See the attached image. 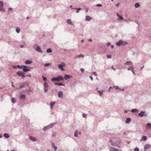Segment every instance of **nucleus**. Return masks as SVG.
<instances>
[{
    "mask_svg": "<svg viewBox=\"0 0 151 151\" xmlns=\"http://www.w3.org/2000/svg\"><path fill=\"white\" fill-rule=\"evenodd\" d=\"M63 80L64 78L62 76H59L56 78H52L51 79V80L52 81H57L58 82L60 81H63Z\"/></svg>",
    "mask_w": 151,
    "mask_h": 151,
    "instance_id": "nucleus-1",
    "label": "nucleus"
},
{
    "mask_svg": "<svg viewBox=\"0 0 151 151\" xmlns=\"http://www.w3.org/2000/svg\"><path fill=\"white\" fill-rule=\"evenodd\" d=\"M55 124V123H53L48 125L47 126L44 127L43 129V130L44 131H45L46 130H47L50 128H52L54 126Z\"/></svg>",
    "mask_w": 151,
    "mask_h": 151,
    "instance_id": "nucleus-2",
    "label": "nucleus"
},
{
    "mask_svg": "<svg viewBox=\"0 0 151 151\" xmlns=\"http://www.w3.org/2000/svg\"><path fill=\"white\" fill-rule=\"evenodd\" d=\"M127 44V42H124L123 40H120L119 42L116 43V45L118 46H120L121 45H124Z\"/></svg>",
    "mask_w": 151,
    "mask_h": 151,
    "instance_id": "nucleus-3",
    "label": "nucleus"
},
{
    "mask_svg": "<svg viewBox=\"0 0 151 151\" xmlns=\"http://www.w3.org/2000/svg\"><path fill=\"white\" fill-rule=\"evenodd\" d=\"M17 74L20 77H21L22 78H24L25 77V73L21 71H19L17 72Z\"/></svg>",
    "mask_w": 151,
    "mask_h": 151,
    "instance_id": "nucleus-4",
    "label": "nucleus"
},
{
    "mask_svg": "<svg viewBox=\"0 0 151 151\" xmlns=\"http://www.w3.org/2000/svg\"><path fill=\"white\" fill-rule=\"evenodd\" d=\"M22 66L23 67V70L24 72H26L30 71V69L31 68L30 67H27L25 65Z\"/></svg>",
    "mask_w": 151,
    "mask_h": 151,
    "instance_id": "nucleus-5",
    "label": "nucleus"
},
{
    "mask_svg": "<svg viewBox=\"0 0 151 151\" xmlns=\"http://www.w3.org/2000/svg\"><path fill=\"white\" fill-rule=\"evenodd\" d=\"M138 115L141 117H143L144 116L146 117L147 116V114L145 111H142L138 114Z\"/></svg>",
    "mask_w": 151,
    "mask_h": 151,
    "instance_id": "nucleus-6",
    "label": "nucleus"
},
{
    "mask_svg": "<svg viewBox=\"0 0 151 151\" xmlns=\"http://www.w3.org/2000/svg\"><path fill=\"white\" fill-rule=\"evenodd\" d=\"M49 85L47 84L46 82H45L44 83V90L45 93H46L48 90V87Z\"/></svg>",
    "mask_w": 151,
    "mask_h": 151,
    "instance_id": "nucleus-7",
    "label": "nucleus"
},
{
    "mask_svg": "<svg viewBox=\"0 0 151 151\" xmlns=\"http://www.w3.org/2000/svg\"><path fill=\"white\" fill-rule=\"evenodd\" d=\"M65 65L64 63H62L60 64H59L58 65V67L61 70L64 71L65 70V69L63 68V67H65Z\"/></svg>",
    "mask_w": 151,
    "mask_h": 151,
    "instance_id": "nucleus-8",
    "label": "nucleus"
},
{
    "mask_svg": "<svg viewBox=\"0 0 151 151\" xmlns=\"http://www.w3.org/2000/svg\"><path fill=\"white\" fill-rule=\"evenodd\" d=\"M121 142V141L120 139L116 141V145L119 148H121L122 147V146L120 145Z\"/></svg>",
    "mask_w": 151,
    "mask_h": 151,
    "instance_id": "nucleus-9",
    "label": "nucleus"
},
{
    "mask_svg": "<svg viewBox=\"0 0 151 151\" xmlns=\"http://www.w3.org/2000/svg\"><path fill=\"white\" fill-rule=\"evenodd\" d=\"M58 96L61 98L63 97V95L62 92L61 91H59L58 93Z\"/></svg>",
    "mask_w": 151,
    "mask_h": 151,
    "instance_id": "nucleus-10",
    "label": "nucleus"
},
{
    "mask_svg": "<svg viewBox=\"0 0 151 151\" xmlns=\"http://www.w3.org/2000/svg\"><path fill=\"white\" fill-rule=\"evenodd\" d=\"M35 50L37 52H39L40 53H42L43 51L41 50L40 47L38 46H37L36 47V48L35 49Z\"/></svg>",
    "mask_w": 151,
    "mask_h": 151,
    "instance_id": "nucleus-11",
    "label": "nucleus"
},
{
    "mask_svg": "<svg viewBox=\"0 0 151 151\" xmlns=\"http://www.w3.org/2000/svg\"><path fill=\"white\" fill-rule=\"evenodd\" d=\"M72 76L69 75H65L64 76V79L65 80H67L70 78H72Z\"/></svg>",
    "mask_w": 151,
    "mask_h": 151,
    "instance_id": "nucleus-12",
    "label": "nucleus"
},
{
    "mask_svg": "<svg viewBox=\"0 0 151 151\" xmlns=\"http://www.w3.org/2000/svg\"><path fill=\"white\" fill-rule=\"evenodd\" d=\"M51 145L52 146V147L54 149V151H56L57 149V147L55 146V143L53 142H52L51 143Z\"/></svg>",
    "mask_w": 151,
    "mask_h": 151,
    "instance_id": "nucleus-13",
    "label": "nucleus"
},
{
    "mask_svg": "<svg viewBox=\"0 0 151 151\" xmlns=\"http://www.w3.org/2000/svg\"><path fill=\"white\" fill-rule=\"evenodd\" d=\"M109 151H119V150L118 149H116L114 147H111L109 149Z\"/></svg>",
    "mask_w": 151,
    "mask_h": 151,
    "instance_id": "nucleus-14",
    "label": "nucleus"
},
{
    "mask_svg": "<svg viewBox=\"0 0 151 151\" xmlns=\"http://www.w3.org/2000/svg\"><path fill=\"white\" fill-rule=\"evenodd\" d=\"M29 139L32 141L35 142L37 141V139L35 137H33L32 136H30L29 137Z\"/></svg>",
    "mask_w": 151,
    "mask_h": 151,
    "instance_id": "nucleus-15",
    "label": "nucleus"
},
{
    "mask_svg": "<svg viewBox=\"0 0 151 151\" xmlns=\"http://www.w3.org/2000/svg\"><path fill=\"white\" fill-rule=\"evenodd\" d=\"M55 102H51L50 103V109H52L53 108V106L55 104Z\"/></svg>",
    "mask_w": 151,
    "mask_h": 151,
    "instance_id": "nucleus-16",
    "label": "nucleus"
},
{
    "mask_svg": "<svg viewBox=\"0 0 151 151\" xmlns=\"http://www.w3.org/2000/svg\"><path fill=\"white\" fill-rule=\"evenodd\" d=\"M92 18L89 16H86V20L87 21H90L92 19Z\"/></svg>",
    "mask_w": 151,
    "mask_h": 151,
    "instance_id": "nucleus-17",
    "label": "nucleus"
},
{
    "mask_svg": "<svg viewBox=\"0 0 151 151\" xmlns=\"http://www.w3.org/2000/svg\"><path fill=\"white\" fill-rule=\"evenodd\" d=\"M55 84L57 85L58 86H65V84H64L62 83H61L55 82Z\"/></svg>",
    "mask_w": 151,
    "mask_h": 151,
    "instance_id": "nucleus-18",
    "label": "nucleus"
},
{
    "mask_svg": "<svg viewBox=\"0 0 151 151\" xmlns=\"http://www.w3.org/2000/svg\"><path fill=\"white\" fill-rule=\"evenodd\" d=\"M151 146L149 144H146L145 146L144 149L145 150H146L148 149Z\"/></svg>",
    "mask_w": 151,
    "mask_h": 151,
    "instance_id": "nucleus-19",
    "label": "nucleus"
},
{
    "mask_svg": "<svg viewBox=\"0 0 151 151\" xmlns=\"http://www.w3.org/2000/svg\"><path fill=\"white\" fill-rule=\"evenodd\" d=\"M116 15L119 18L118 19H117L120 20H122L123 19V18L119 14H117Z\"/></svg>",
    "mask_w": 151,
    "mask_h": 151,
    "instance_id": "nucleus-20",
    "label": "nucleus"
},
{
    "mask_svg": "<svg viewBox=\"0 0 151 151\" xmlns=\"http://www.w3.org/2000/svg\"><path fill=\"white\" fill-rule=\"evenodd\" d=\"M132 63L130 61H127L124 64V65H132Z\"/></svg>",
    "mask_w": 151,
    "mask_h": 151,
    "instance_id": "nucleus-21",
    "label": "nucleus"
},
{
    "mask_svg": "<svg viewBox=\"0 0 151 151\" xmlns=\"http://www.w3.org/2000/svg\"><path fill=\"white\" fill-rule=\"evenodd\" d=\"M67 22L69 24H70V25H73V23L72 22L71 20L70 19H67Z\"/></svg>",
    "mask_w": 151,
    "mask_h": 151,
    "instance_id": "nucleus-22",
    "label": "nucleus"
},
{
    "mask_svg": "<svg viewBox=\"0 0 151 151\" xmlns=\"http://www.w3.org/2000/svg\"><path fill=\"white\" fill-rule=\"evenodd\" d=\"M32 61L31 60H26L25 61V63L26 64L32 63Z\"/></svg>",
    "mask_w": 151,
    "mask_h": 151,
    "instance_id": "nucleus-23",
    "label": "nucleus"
},
{
    "mask_svg": "<svg viewBox=\"0 0 151 151\" xmlns=\"http://www.w3.org/2000/svg\"><path fill=\"white\" fill-rule=\"evenodd\" d=\"M131 119L129 118H127L126 121V123H129L131 121Z\"/></svg>",
    "mask_w": 151,
    "mask_h": 151,
    "instance_id": "nucleus-24",
    "label": "nucleus"
},
{
    "mask_svg": "<svg viewBox=\"0 0 151 151\" xmlns=\"http://www.w3.org/2000/svg\"><path fill=\"white\" fill-rule=\"evenodd\" d=\"M97 92H98L99 95L100 96H101L103 93V92L104 91V90H102L101 91H100L99 90H97Z\"/></svg>",
    "mask_w": 151,
    "mask_h": 151,
    "instance_id": "nucleus-25",
    "label": "nucleus"
},
{
    "mask_svg": "<svg viewBox=\"0 0 151 151\" xmlns=\"http://www.w3.org/2000/svg\"><path fill=\"white\" fill-rule=\"evenodd\" d=\"M147 137L146 136H144L142 137L141 139L140 140V141H142V140L145 141L147 140Z\"/></svg>",
    "mask_w": 151,
    "mask_h": 151,
    "instance_id": "nucleus-26",
    "label": "nucleus"
},
{
    "mask_svg": "<svg viewBox=\"0 0 151 151\" xmlns=\"http://www.w3.org/2000/svg\"><path fill=\"white\" fill-rule=\"evenodd\" d=\"M84 56L83 55L81 54V55H78L76 56V57L75 58H80L81 57L82 58H83L84 57Z\"/></svg>",
    "mask_w": 151,
    "mask_h": 151,
    "instance_id": "nucleus-27",
    "label": "nucleus"
},
{
    "mask_svg": "<svg viewBox=\"0 0 151 151\" xmlns=\"http://www.w3.org/2000/svg\"><path fill=\"white\" fill-rule=\"evenodd\" d=\"M4 137L6 138H8L9 137V134L7 133H4Z\"/></svg>",
    "mask_w": 151,
    "mask_h": 151,
    "instance_id": "nucleus-28",
    "label": "nucleus"
},
{
    "mask_svg": "<svg viewBox=\"0 0 151 151\" xmlns=\"http://www.w3.org/2000/svg\"><path fill=\"white\" fill-rule=\"evenodd\" d=\"M114 88H115L116 89H120L121 90L124 91V90L123 89H121L120 88H119L118 86H114Z\"/></svg>",
    "mask_w": 151,
    "mask_h": 151,
    "instance_id": "nucleus-29",
    "label": "nucleus"
},
{
    "mask_svg": "<svg viewBox=\"0 0 151 151\" xmlns=\"http://www.w3.org/2000/svg\"><path fill=\"white\" fill-rule=\"evenodd\" d=\"M140 6V5L139 4V3H136L135 4V5H134V6L136 8H138Z\"/></svg>",
    "mask_w": 151,
    "mask_h": 151,
    "instance_id": "nucleus-30",
    "label": "nucleus"
},
{
    "mask_svg": "<svg viewBox=\"0 0 151 151\" xmlns=\"http://www.w3.org/2000/svg\"><path fill=\"white\" fill-rule=\"evenodd\" d=\"M138 111V110L137 109H133L131 111V112H137Z\"/></svg>",
    "mask_w": 151,
    "mask_h": 151,
    "instance_id": "nucleus-31",
    "label": "nucleus"
},
{
    "mask_svg": "<svg viewBox=\"0 0 151 151\" xmlns=\"http://www.w3.org/2000/svg\"><path fill=\"white\" fill-rule=\"evenodd\" d=\"M73 9H76L77 10V11L76 12V13H78L79 12V11L81 10V8H73Z\"/></svg>",
    "mask_w": 151,
    "mask_h": 151,
    "instance_id": "nucleus-32",
    "label": "nucleus"
},
{
    "mask_svg": "<svg viewBox=\"0 0 151 151\" xmlns=\"http://www.w3.org/2000/svg\"><path fill=\"white\" fill-rule=\"evenodd\" d=\"M52 52V50L50 48H48L46 52L47 53L51 52Z\"/></svg>",
    "mask_w": 151,
    "mask_h": 151,
    "instance_id": "nucleus-33",
    "label": "nucleus"
},
{
    "mask_svg": "<svg viewBox=\"0 0 151 151\" xmlns=\"http://www.w3.org/2000/svg\"><path fill=\"white\" fill-rule=\"evenodd\" d=\"M78 132L77 130H76L74 133V136L76 137H78Z\"/></svg>",
    "mask_w": 151,
    "mask_h": 151,
    "instance_id": "nucleus-34",
    "label": "nucleus"
},
{
    "mask_svg": "<svg viewBox=\"0 0 151 151\" xmlns=\"http://www.w3.org/2000/svg\"><path fill=\"white\" fill-rule=\"evenodd\" d=\"M16 31L17 33H19L20 31V29L19 27L17 28L16 29Z\"/></svg>",
    "mask_w": 151,
    "mask_h": 151,
    "instance_id": "nucleus-35",
    "label": "nucleus"
},
{
    "mask_svg": "<svg viewBox=\"0 0 151 151\" xmlns=\"http://www.w3.org/2000/svg\"><path fill=\"white\" fill-rule=\"evenodd\" d=\"M3 7H0V11H3L4 12H5V10L4 8H3Z\"/></svg>",
    "mask_w": 151,
    "mask_h": 151,
    "instance_id": "nucleus-36",
    "label": "nucleus"
},
{
    "mask_svg": "<svg viewBox=\"0 0 151 151\" xmlns=\"http://www.w3.org/2000/svg\"><path fill=\"white\" fill-rule=\"evenodd\" d=\"M22 66H24V65H22L21 66L19 65H17V67L18 68H20V69H22L23 68V67H22Z\"/></svg>",
    "mask_w": 151,
    "mask_h": 151,
    "instance_id": "nucleus-37",
    "label": "nucleus"
},
{
    "mask_svg": "<svg viewBox=\"0 0 151 151\" xmlns=\"http://www.w3.org/2000/svg\"><path fill=\"white\" fill-rule=\"evenodd\" d=\"M25 95L24 94H23L21 95L20 96V98L21 99H24L25 98Z\"/></svg>",
    "mask_w": 151,
    "mask_h": 151,
    "instance_id": "nucleus-38",
    "label": "nucleus"
},
{
    "mask_svg": "<svg viewBox=\"0 0 151 151\" xmlns=\"http://www.w3.org/2000/svg\"><path fill=\"white\" fill-rule=\"evenodd\" d=\"M134 68L132 66H129L128 68V70H132V69H133Z\"/></svg>",
    "mask_w": 151,
    "mask_h": 151,
    "instance_id": "nucleus-39",
    "label": "nucleus"
},
{
    "mask_svg": "<svg viewBox=\"0 0 151 151\" xmlns=\"http://www.w3.org/2000/svg\"><path fill=\"white\" fill-rule=\"evenodd\" d=\"M42 79H43V80L45 81H47V78L46 77H44V76H42Z\"/></svg>",
    "mask_w": 151,
    "mask_h": 151,
    "instance_id": "nucleus-40",
    "label": "nucleus"
},
{
    "mask_svg": "<svg viewBox=\"0 0 151 151\" xmlns=\"http://www.w3.org/2000/svg\"><path fill=\"white\" fill-rule=\"evenodd\" d=\"M4 6V4L2 1H0V7H3Z\"/></svg>",
    "mask_w": 151,
    "mask_h": 151,
    "instance_id": "nucleus-41",
    "label": "nucleus"
},
{
    "mask_svg": "<svg viewBox=\"0 0 151 151\" xmlns=\"http://www.w3.org/2000/svg\"><path fill=\"white\" fill-rule=\"evenodd\" d=\"M11 101L12 103L14 104L15 102V100L13 98H12Z\"/></svg>",
    "mask_w": 151,
    "mask_h": 151,
    "instance_id": "nucleus-42",
    "label": "nucleus"
},
{
    "mask_svg": "<svg viewBox=\"0 0 151 151\" xmlns=\"http://www.w3.org/2000/svg\"><path fill=\"white\" fill-rule=\"evenodd\" d=\"M109 142L111 143V145L112 146H115L114 144H112V140H109Z\"/></svg>",
    "mask_w": 151,
    "mask_h": 151,
    "instance_id": "nucleus-43",
    "label": "nucleus"
},
{
    "mask_svg": "<svg viewBox=\"0 0 151 151\" xmlns=\"http://www.w3.org/2000/svg\"><path fill=\"white\" fill-rule=\"evenodd\" d=\"M86 116L87 114L85 113H83L82 114V116L84 118H85L86 117Z\"/></svg>",
    "mask_w": 151,
    "mask_h": 151,
    "instance_id": "nucleus-44",
    "label": "nucleus"
},
{
    "mask_svg": "<svg viewBox=\"0 0 151 151\" xmlns=\"http://www.w3.org/2000/svg\"><path fill=\"white\" fill-rule=\"evenodd\" d=\"M134 151H139V149L138 147H136L134 149Z\"/></svg>",
    "mask_w": 151,
    "mask_h": 151,
    "instance_id": "nucleus-45",
    "label": "nucleus"
},
{
    "mask_svg": "<svg viewBox=\"0 0 151 151\" xmlns=\"http://www.w3.org/2000/svg\"><path fill=\"white\" fill-rule=\"evenodd\" d=\"M50 64V63H47L45 64V67H47L49 66Z\"/></svg>",
    "mask_w": 151,
    "mask_h": 151,
    "instance_id": "nucleus-46",
    "label": "nucleus"
},
{
    "mask_svg": "<svg viewBox=\"0 0 151 151\" xmlns=\"http://www.w3.org/2000/svg\"><path fill=\"white\" fill-rule=\"evenodd\" d=\"M147 126L151 128V124L150 123H148L147 124Z\"/></svg>",
    "mask_w": 151,
    "mask_h": 151,
    "instance_id": "nucleus-47",
    "label": "nucleus"
},
{
    "mask_svg": "<svg viewBox=\"0 0 151 151\" xmlns=\"http://www.w3.org/2000/svg\"><path fill=\"white\" fill-rule=\"evenodd\" d=\"M102 5L101 4H98L96 5V6L98 7H101L102 6Z\"/></svg>",
    "mask_w": 151,
    "mask_h": 151,
    "instance_id": "nucleus-48",
    "label": "nucleus"
},
{
    "mask_svg": "<svg viewBox=\"0 0 151 151\" xmlns=\"http://www.w3.org/2000/svg\"><path fill=\"white\" fill-rule=\"evenodd\" d=\"M24 85L23 84L20 86V88H24Z\"/></svg>",
    "mask_w": 151,
    "mask_h": 151,
    "instance_id": "nucleus-49",
    "label": "nucleus"
},
{
    "mask_svg": "<svg viewBox=\"0 0 151 151\" xmlns=\"http://www.w3.org/2000/svg\"><path fill=\"white\" fill-rule=\"evenodd\" d=\"M80 70L82 72H83L84 71V69L83 68H81Z\"/></svg>",
    "mask_w": 151,
    "mask_h": 151,
    "instance_id": "nucleus-50",
    "label": "nucleus"
},
{
    "mask_svg": "<svg viewBox=\"0 0 151 151\" xmlns=\"http://www.w3.org/2000/svg\"><path fill=\"white\" fill-rule=\"evenodd\" d=\"M131 71H132V73H133V74L134 75H136V74L134 72V70H133V69H132V70H131Z\"/></svg>",
    "mask_w": 151,
    "mask_h": 151,
    "instance_id": "nucleus-51",
    "label": "nucleus"
},
{
    "mask_svg": "<svg viewBox=\"0 0 151 151\" xmlns=\"http://www.w3.org/2000/svg\"><path fill=\"white\" fill-rule=\"evenodd\" d=\"M107 58H111V56L110 55H107Z\"/></svg>",
    "mask_w": 151,
    "mask_h": 151,
    "instance_id": "nucleus-52",
    "label": "nucleus"
},
{
    "mask_svg": "<svg viewBox=\"0 0 151 151\" xmlns=\"http://www.w3.org/2000/svg\"><path fill=\"white\" fill-rule=\"evenodd\" d=\"M12 68H15V69H16L17 68V66L13 65L12 66Z\"/></svg>",
    "mask_w": 151,
    "mask_h": 151,
    "instance_id": "nucleus-53",
    "label": "nucleus"
},
{
    "mask_svg": "<svg viewBox=\"0 0 151 151\" xmlns=\"http://www.w3.org/2000/svg\"><path fill=\"white\" fill-rule=\"evenodd\" d=\"M111 45V43L110 42H109L107 44V45L108 46H109Z\"/></svg>",
    "mask_w": 151,
    "mask_h": 151,
    "instance_id": "nucleus-54",
    "label": "nucleus"
},
{
    "mask_svg": "<svg viewBox=\"0 0 151 151\" xmlns=\"http://www.w3.org/2000/svg\"><path fill=\"white\" fill-rule=\"evenodd\" d=\"M20 48H22L24 47V46L23 45H20Z\"/></svg>",
    "mask_w": 151,
    "mask_h": 151,
    "instance_id": "nucleus-55",
    "label": "nucleus"
},
{
    "mask_svg": "<svg viewBox=\"0 0 151 151\" xmlns=\"http://www.w3.org/2000/svg\"><path fill=\"white\" fill-rule=\"evenodd\" d=\"M90 79L91 80V81H93V77L92 76H90Z\"/></svg>",
    "mask_w": 151,
    "mask_h": 151,
    "instance_id": "nucleus-56",
    "label": "nucleus"
},
{
    "mask_svg": "<svg viewBox=\"0 0 151 151\" xmlns=\"http://www.w3.org/2000/svg\"><path fill=\"white\" fill-rule=\"evenodd\" d=\"M93 74L94 75H95V76H97V75L96 74V72H93Z\"/></svg>",
    "mask_w": 151,
    "mask_h": 151,
    "instance_id": "nucleus-57",
    "label": "nucleus"
},
{
    "mask_svg": "<svg viewBox=\"0 0 151 151\" xmlns=\"http://www.w3.org/2000/svg\"><path fill=\"white\" fill-rule=\"evenodd\" d=\"M128 112V111L127 110H125L124 111V113H127Z\"/></svg>",
    "mask_w": 151,
    "mask_h": 151,
    "instance_id": "nucleus-58",
    "label": "nucleus"
},
{
    "mask_svg": "<svg viewBox=\"0 0 151 151\" xmlns=\"http://www.w3.org/2000/svg\"><path fill=\"white\" fill-rule=\"evenodd\" d=\"M111 68L112 69H113L114 70H115V69L114 68L113 66H112L111 67Z\"/></svg>",
    "mask_w": 151,
    "mask_h": 151,
    "instance_id": "nucleus-59",
    "label": "nucleus"
},
{
    "mask_svg": "<svg viewBox=\"0 0 151 151\" xmlns=\"http://www.w3.org/2000/svg\"><path fill=\"white\" fill-rule=\"evenodd\" d=\"M12 8H8V10H12Z\"/></svg>",
    "mask_w": 151,
    "mask_h": 151,
    "instance_id": "nucleus-60",
    "label": "nucleus"
},
{
    "mask_svg": "<svg viewBox=\"0 0 151 151\" xmlns=\"http://www.w3.org/2000/svg\"><path fill=\"white\" fill-rule=\"evenodd\" d=\"M120 4V3H118V4H116V6H117V7H118L119 6V5Z\"/></svg>",
    "mask_w": 151,
    "mask_h": 151,
    "instance_id": "nucleus-61",
    "label": "nucleus"
},
{
    "mask_svg": "<svg viewBox=\"0 0 151 151\" xmlns=\"http://www.w3.org/2000/svg\"><path fill=\"white\" fill-rule=\"evenodd\" d=\"M88 41H89V42H92V40H91V39H90L88 40Z\"/></svg>",
    "mask_w": 151,
    "mask_h": 151,
    "instance_id": "nucleus-62",
    "label": "nucleus"
},
{
    "mask_svg": "<svg viewBox=\"0 0 151 151\" xmlns=\"http://www.w3.org/2000/svg\"><path fill=\"white\" fill-rule=\"evenodd\" d=\"M114 47V46L113 45H111V48H112V49H113V48Z\"/></svg>",
    "mask_w": 151,
    "mask_h": 151,
    "instance_id": "nucleus-63",
    "label": "nucleus"
},
{
    "mask_svg": "<svg viewBox=\"0 0 151 151\" xmlns=\"http://www.w3.org/2000/svg\"><path fill=\"white\" fill-rule=\"evenodd\" d=\"M144 67V66H143L142 67H141L140 68L141 70H142V69H143V68Z\"/></svg>",
    "mask_w": 151,
    "mask_h": 151,
    "instance_id": "nucleus-64",
    "label": "nucleus"
}]
</instances>
